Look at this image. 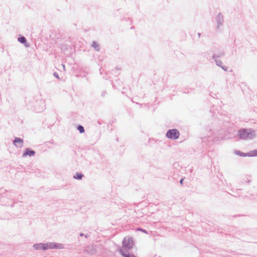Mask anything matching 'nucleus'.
Instances as JSON below:
<instances>
[{"label":"nucleus","mask_w":257,"mask_h":257,"mask_svg":"<svg viewBox=\"0 0 257 257\" xmlns=\"http://www.w3.org/2000/svg\"><path fill=\"white\" fill-rule=\"evenodd\" d=\"M237 135L240 139L250 140L254 138V131L248 128H241L238 131Z\"/></svg>","instance_id":"f257e3e1"},{"label":"nucleus","mask_w":257,"mask_h":257,"mask_svg":"<svg viewBox=\"0 0 257 257\" xmlns=\"http://www.w3.org/2000/svg\"><path fill=\"white\" fill-rule=\"evenodd\" d=\"M134 245V242L132 236H127L123 239L122 241V246L123 248L122 249L124 250V251H125V250L127 251L132 249Z\"/></svg>","instance_id":"f03ea898"},{"label":"nucleus","mask_w":257,"mask_h":257,"mask_svg":"<svg viewBox=\"0 0 257 257\" xmlns=\"http://www.w3.org/2000/svg\"><path fill=\"white\" fill-rule=\"evenodd\" d=\"M166 137L172 139L176 140L179 138L180 136L179 132L176 128L169 130L166 134Z\"/></svg>","instance_id":"7ed1b4c3"},{"label":"nucleus","mask_w":257,"mask_h":257,"mask_svg":"<svg viewBox=\"0 0 257 257\" xmlns=\"http://www.w3.org/2000/svg\"><path fill=\"white\" fill-rule=\"evenodd\" d=\"M48 244L47 249H63L64 245L62 243H56L54 242H47Z\"/></svg>","instance_id":"20e7f679"},{"label":"nucleus","mask_w":257,"mask_h":257,"mask_svg":"<svg viewBox=\"0 0 257 257\" xmlns=\"http://www.w3.org/2000/svg\"><path fill=\"white\" fill-rule=\"evenodd\" d=\"M48 244L46 243H35L33 245V247L36 250L43 249L44 250L47 249Z\"/></svg>","instance_id":"39448f33"},{"label":"nucleus","mask_w":257,"mask_h":257,"mask_svg":"<svg viewBox=\"0 0 257 257\" xmlns=\"http://www.w3.org/2000/svg\"><path fill=\"white\" fill-rule=\"evenodd\" d=\"M215 19L217 24V29L219 30L220 27L222 25L224 22L223 16L221 13H219Z\"/></svg>","instance_id":"423d86ee"},{"label":"nucleus","mask_w":257,"mask_h":257,"mask_svg":"<svg viewBox=\"0 0 257 257\" xmlns=\"http://www.w3.org/2000/svg\"><path fill=\"white\" fill-rule=\"evenodd\" d=\"M84 251L89 255H93L96 252V248L93 245L86 246Z\"/></svg>","instance_id":"0eeeda50"},{"label":"nucleus","mask_w":257,"mask_h":257,"mask_svg":"<svg viewBox=\"0 0 257 257\" xmlns=\"http://www.w3.org/2000/svg\"><path fill=\"white\" fill-rule=\"evenodd\" d=\"M13 144L17 148H22L23 146V140L18 137H15L14 141Z\"/></svg>","instance_id":"6e6552de"},{"label":"nucleus","mask_w":257,"mask_h":257,"mask_svg":"<svg viewBox=\"0 0 257 257\" xmlns=\"http://www.w3.org/2000/svg\"><path fill=\"white\" fill-rule=\"evenodd\" d=\"M35 154L36 153L34 150L31 149L30 148H27L26 149V150L24 152L22 157H25L27 156H28L29 157L34 156L35 155Z\"/></svg>","instance_id":"1a4fd4ad"},{"label":"nucleus","mask_w":257,"mask_h":257,"mask_svg":"<svg viewBox=\"0 0 257 257\" xmlns=\"http://www.w3.org/2000/svg\"><path fill=\"white\" fill-rule=\"evenodd\" d=\"M224 55V52L223 51H219L217 54H214L212 56V58L213 59H217V58H220L223 57Z\"/></svg>","instance_id":"9d476101"},{"label":"nucleus","mask_w":257,"mask_h":257,"mask_svg":"<svg viewBox=\"0 0 257 257\" xmlns=\"http://www.w3.org/2000/svg\"><path fill=\"white\" fill-rule=\"evenodd\" d=\"M84 177V175L81 173L77 172L75 175H74L73 178L77 180H81L82 178Z\"/></svg>","instance_id":"9b49d317"},{"label":"nucleus","mask_w":257,"mask_h":257,"mask_svg":"<svg viewBox=\"0 0 257 257\" xmlns=\"http://www.w3.org/2000/svg\"><path fill=\"white\" fill-rule=\"evenodd\" d=\"M18 41L21 44H24L26 45V44L27 43L26 38L23 36H21L20 37H18Z\"/></svg>","instance_id":"f8f14e48"},{"label":"nucleus","mask_w":257,"mask_h":257,"mask_svg":"<svg viewBox=\"0 0 257 257\" xmlns=\"http://www.w3.org/2000/svg\"><path fill=\"white\" fill-rule=\"evenodd\" d=\"M247 157H255L257 156V149L252 150L247 153Z\"/></svg>","instance_id":"ddd939ff"},{"label":"nucleus","mask_w":257,"mask_h":257,"mask_svg":"<svg viewBox=\"0 0 257 257\" xmlns=\"http://www.w3.org/2000/svg\"><path fill=\"white\" fill-rule=\"evenodd\" d=\"M92 46L97 51L100 50V46L99 44L95 41H93Z\"/></svg>","instance_id":"4468645a"},{"label":"nucleus","mask_w":257,"mask_h":257,"mask_svg":"<svg viewBox=\"0 0 257 257\" xmlns=\"http://www.w3.org/2000/svg\"><path fill=\"white\" fill-rule=\"evenodd\" d=\"M235 153L236 154V155H238L241 157H246L247 156V153H243V152H241L239 151H238V150H236L235 151Z\"/></svg>","instance_id":"2eb2a0df"},{"label":"nucleus","mask_w":257,"mask_h":257,"mask_svg":"<svg viewBox=\"0 0 257 257\" xmlns=\"http://www.w3.org/2000/svg\"><path fill=\"white\" fill-rule=\"evenodd\" d=\"M214 60H215L216 65H217L218 66H219L220 67L222 66V62L220 60L218 59H215Z\"/></svg>","instance_id":"dca6fc26"},{"label":"nucleus","mask_w":257,"mask_h":257,"mask_svg":"<svg viewBox=\"0 0 257 257\" xmlns=\"http://www.w3.org/2000/svg\"><path fill=\"white\" fill-rule=\"evenodd\" d=\"M77 130L79 131L80 133H84L85 132V130L84 127L82 125H79L77 126Z\"/></svg>","instance_id":"f3484780"},{"label":"nucleus","mask_w":257,"mask_h":257,"mask_svg":"<svg viewBox=\"0 0 257 257\" xmlns=\"http://www.w3.org/2000/svg\"><path fill=\"white\" fill-rule=\"evenodd\" d=\"M53 75L56 78H58V79H60L58 73L55 72L54 73Z\"/></svg>","instance_id":"a211bd4d"},{"label":"nucleus","mask_w":257,"mask_h":257,"mask_svg":"<svg viewBox=\"0 0 257 257\" xmlns=\"http://www.w3.org/2000/svg\"><path fill=\"white\" fill-rule=\"evenodd\" d=\"M106 94H107L106 91H103L101 93V95L102 97H104Z\"/></svg>","instance_id":"6ab92c4d"},{"label":"nucleus","mask_w":257,"mask_h":257,"mask_svg":"<svg viewBox=\"0 0 257 257\" xmlns=\"http://www.w3.org/2000/svg\"><path fill=\"white\" fill-rule=\"evenodd\" d=\"M221 68L225 71H226L228 69V67L225 66H222Z\"/></svg>","instance_id":"aec40b11"},{"label":"nucleus","mask_w":257,"mask_h":257,"mask_svg":"<svg viewBox=\"0 0 257 257\" xmlns=\"http://www.w3.org/2000/svg\"><path fill=\"white\" fill-rule=\"evenodd\" d=\"M138 230H140V231H142V232H144L145 233H147V231L145 229H142V228H139Z\"/></svg>","instance_id":"412c9836"},{"label":"nucleus","mask_w":257,"mask_h":257,"mask_svg":"<svg viewBox=\"0 0 257 257\" xmlns=\"http://www.w3.org/2000/svg\"><path fill=\"white\" fill-rule=\"evenodd\" d=\"M183 180H184V179L183 178H182L180 180V183L182 185L183 184Z\"/></svg>","instance_id":"4be33fe9"},{"label":"nucleus","mask_w":257,"mask_h":257,"mask_svg":"<svg viewBox=\"0 0 257 257\" xmlns=\"http://www.w3.org/2000/svg\"><path fill=\"white\" fill-rule=\"evenodd\" d=\"M83 235H84V234H83V233H81L80 234V236H83Z\"/></svg>","instance_id":"5701e85b"},{"label":"nucleus","mask_w":257,"mask_h":257,"mask_svg":"<svg viewBox=\"0 0 257 257\" xmlns=\"http://www.w3.org/2000/svg\"><path fill=\"white\" fill-rule=\"evenodd\" d=\"M198 35L199 36H200L201 34H200V33H198Z\"/></svg>","instance_id":"b1692460"},{"label":"nucleus","mask_w":257,"mask_h":257,"mask_svg":"<svg viewBox=\"0 0 257 257\" xmlns=\"http://www.w3.org/2000/svg\"><path fill=\"white\" fill-rule=\"evenodd\" d=\"M85 237H87V234H85Z\"/></svg>","instance_id":"393cba45"}]
</instances>
